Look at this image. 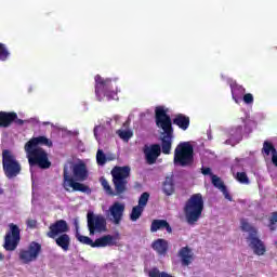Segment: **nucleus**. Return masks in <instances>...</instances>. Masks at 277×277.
<instances>
[{
    "label": "nucleus",
    "instance_id": "1",
    "mask_svg": "<svg viewBox=\"0 0 277 277\" xmlns=\"http://www.w3.org/2000/svg\"><path fill=\"white\" fill-rule=\"evenodd\" d=\"M156 127L163 131L161 137V145L151 144L149 147L144 148V155L146 163L153 166L157 163V159L163 155H170L172 153V140H174V128L172 127V118L168 115V110H164L162 106H158L155 109Z\"/></svg>",
    "mask_w": 277,
    "mask_h": 277
},
{
    "label": "nucleus",
    "instance_id": "2",
    "mask_svg": "<svg viewBox=\"0 0 277 277\" xmlns=\"http://www.w3.org/2000/svg\"><path fill=\"white\" fill-rule=\"evenodd\" d=\"M113 176V185H109V182L105 177H101L100 183L107 194V196H122L129 192V177L131 176V167L123 166V167H114L110 171Z\"/></svg>",
    "mask_w": 277,
    "mask_h": 277
},
{
    "label": "nucleus",
    "instance_id": "3",
    "mask_svg": "<svg viewBox=\"0 0 277 277\" xmlns=\"http://www.w3.org/2000/svg\"><path fill=\"white\" fill-rule=\"evenodd\" d=\"M184 217L189 226H195V224L202 217V211H205V199L202 194L197 193L192 195L185 202Z\"/></svg>",
    "mask_w": 277,
    "mask_h": 277
},
{
    "label": "nucleus",
    "instance_id": "4",
    "mask_svg": "<svg viewBox=\"0 0 277 277\" xmlns=\"http://www.w3.org/2000/svg\"><path fill=\"white\" fill-rule=\"evenodd\" d=\"M240 228L242 233L249 234L246 240L248 241V246L253 253L256 254V256L265 255V252H267V247L265 246V242L259 238V229L252 226V224H250L246 219L240 220Z\"/></svg>",
    "mask_w": 277,
    "mask_h": 277
},
{
    "label": "nucleus",
    "instance_id": "5",
    "mask_svg": "<svg viewBox=\"0 0 277 277\" xmlns=\"http://www.w3.org/2000/svg\"><path fill=\"white\" fill-rule=\"evenodd\" d=\"M173 163L181 168H190V166H194V146L189 142L180 143L175 147Z\"/></svg>",
    "mask_w": 277,
    "mask_h": 277
},
{
    "label": "nucleus",
    "instance_id": "6",
    "mask_svg": "<svg viewBox=\"0 0 277 277\" xmlns=\"http://www.w3.org/2000/svg\"><path fill=\"white\" fill-rule=\"evenodd\" d=\"M2 170L4 176L9 180L16 179L21 174L23 167L21 162L16 160V156L10 151V149L2 150Z\"/></svg>",
    "mask_w": 277,
    "mask_h": 277
},
{
    "label": "nucleus",
    "instance_id": "7",
    "mask_svg": "<svg viewBox=\"0 0 277 277\" xmlns=\"http://www.w3.org/2000/svg\"><path fill=\"white\" fill-rule=\"evenodd\" d=\"M118 94V87L114 89L111 78H103L101 75L95 76V96L97 101H103V96L111 100Z\"/></svg>",
    "mask_w": 277,
    "mask_h": 277
},
{
    "label": "nucleus",
    "instance_id": "8",
    "mask_svg": "<svg viewBox=\"0 0 277 277\" xmlns=\"http://www.w3.org/2000/svg\"><path fill=\"white\" fill-rule=\"evenodd\" d=\"M28 163L30 168L37 166L41 170H49L51 162L49 161V154L44 149L25 148Z\"/></svg>",
    "mask_w": 277,
    "mask_h": 277
},
{
    "label": "nucleus",
    "instance_id": "9",
    "mask_svg": "<svg viewBox=\"0 0 277 277\" xmlns=\"http://www.w3.org/2000/svg\"><path fill=\"white\" fill-rule=\"evenodd\" d=\"M21 243V227L18 225L11 223L9 224V230L4 235L3 248L6 252H14L18 245Z\"/></svg>",
    "mask_w": 277,
    "mask_h": 277
},
{
    "label": "nucleus",
    "instance_id": "10",
    "mask_svg": "<svg viewBox=\"0 0 277 277\" xmlns=\"http://www.w3.org/2000/svg\"><path fill=\"white\" fill-rule=\"evenodd\" d=\"M42 252V245L37 241H31L28 245L27 249L19 250L18 259L21 263L24 265H29V263H34V261H38V258L40 256Z\"/></svg>",
    "mask_w": 277,
    "mask_h": 277
},
{
    "label": "nucleus",
    "instance_id": "11",
    "mask_svg": "<svg viewBox=\"0 0 277 277\" xmlns=\"http://www.w3.org/2000/svg\"><path fill=\"white\" fill-rule=\"evenodd\" d=\"M63 187L68 192V187H71L74 192H81L82 194H92V188L85 184L77 182L74 177L70 176L68 172V167L63 169Z\"/></svg>",
    "mask_w": 277,
    "mask_h": 277
},
{
    "label": "nucleus",
    "instance_id": "12",
    "mask_svg": "<svg viewBox=\"0 0 277 277\" xmlns=\"http://www.w3.org/2000/svg\"><path fill=\"white\" fill-rule=\"evenodd\" d=\"M87 220L90 235H94L95 230L96 233H105L107 230V220H105V216L101 214L94 215V212H88Z\"/></svg>",
    "mask_w": 277,
    "mask_h": 277
},
{
    "label": "nucleus",
    "instance_id": "13",
    "mask_svg": "<svg viewBox=\"0 0 277 277\" xmlns=\"http://www.w3.org/2000/svg\"><path fill=\"white\" fill-rule=\"evenodd\" d=\"M68 230H69L68 223L64 220H58L49 226V232H47V237H49L50 239H55L57 235H64L68 233Z\"/></svg>",
    "mask_w": 277,
    "mask_h": 277
},
{
    "label": "nucleus",
    "instance_id": "14",
    "mask_svg": "<svg viewBox=\"0 0 277 277\" xmlns=\"http://www.w3.org/2000/svg\"><path fill=\"white\" fill-rule=\"evenodd\" d=\"M108 215H110V221L116 225L122 222V217L124 216V203L114 202L108 210Z\"/></svg>",
    "mask_w": 277,
    "mask_h": 277
},
{
    "label": "nucleus",
    "instance_id": "15",
    "mask_svg": "<svg viewBox=\"0 0 277 277\" xmlns=\"http://www.w3.org/2000/svg\"><path fill=\"white\" fill-rule=\"evenodd\" d=\"M38 146H48V148H51L53 146V142L49 140L47 136H37L30 138L26 144L25 148L30 149H42V147Z\"/></svg>",
    "mask_w": 277,
    "mask_h": 277
},
{
    "label": "nucleus",
    "instance_id": "16",
    "mask_svg": "<svg viewBox=\"0 0 277 277\" xmlns=\"http://www.w3.org/2000/svg\"><path fill=\"white\" fill-rule=\"evenodd\" d=\"M177 256L184 267H187L194 263V251L192 248H189V246L182 247L177 252Z\"/></svg>",
    "mask_w": 277,
    "mask_h": 277
},
{
    "label": "nucleus",
    "instance_id": "17",
    "mask_svg": "<svg viewBox=\"0 0 277 277\" xmlns=\"http://www.w3.org/2000/svg\"><path fill=\"white\" fill-rule=\"evenodd\" d=\"M72 174H74V181H88V167L85 166V163L80 162V163H75L72 166Z\"/></svg>",
    "mask_w": 277,
    "mask_h": 277
},
{
    "label": "nucleus",
    "instance_id": "18",
    "mask_svg": "<svg viewBox=\"0 0 277 277\" xmlns=\"http://www.w3.org/2000/svg\"><path fill=\"white\" fill-rule=\"evenodd\" d=\"M151 248L158 256H166L170 250V242L163 238H158L151 242Z\"/></svg>",
    "mask_w": 277,
    "mask_h": 277
},
{
    "label": "nucleus",
    "instance_id": "19",
    "mask_svg": "<svg viewBox=\"0 0 277 277\" xmlns=\"http://www.w3.org/2000/svg\"><path fill=\"white\" fill-rule=\"evenodd\" d=\"M212 185L216 187V189H220L222 192L224 198L226 200H229V202H233V196H230V193H228V188H226V185L224 184V181L217 175L211 176Z\"/></svg>",
    "mask_w": 277,
    "mask_h": 277
},
{
    "label": "nucleus",
    "instance_id": "20",
    "mask_svg": "<svg viewBox=\"0 0 277 277\" xmlns=\"http://www.w3.org/2000/svg\"><path fill=\"white\" fill-rule=\"evenodd\" d=\"M175 124V127H179L182 131H187L189 129L190 119L189 116L184 114H176L171 120V124Z\"/></svg>",
    "mask_w": 277,
    "mask_h": 277
},
{
    "label": "nucleus",
    "instance_id": "21",
    "mask_svg": "<svg viewBox=\"0 0 277 277\" xmlns=\"http://www.w3.org/2000/svg\"><path fill=\"white\" fill-rule=\"evenodd\" d=\"M107 246H116V238L111 235H105L93 241L92 248H107Z\"/></svg>",
    "mask_w": 277,
    "mask_h": 277
},
{
    "label": "nucleus",
    "instance_id": "22",
    "mask_svg": "<svg viewBox=\"0 0 277 277\" xmlns=\"http://www.w3.org/2000/svg\"><path fill=\"white\" fill-rule=\"evenodd\" d=\"M167 230V233L172 234V226L166 220H154L150 225V233H157V230Z\"/></svg>",
    "mask_w": 277,
    "mask_h": 277
},
{
    "label": "nucleus",
    "instance_id": "23",
    "mask_svg": "<svg viewBox=\"0 0 277 277\" xmlns=\"http://www.w3.org/2000/svg\"><path fill=\"white\" fill-rule=\"evenodd\" d=\"M16 120V113L0 111V127L8 129Z\"/></svg>",
    "mask_w": 277,
    "mask_h": 277
},
{
    "label": "nucleus",
    "instance_id": "24",
    "mask_svg": "<svg viewBox=\"0 0 277 277\" xmlns=\"http://www.w3.org/2000/svg\"><path fill=\"white\" fill-rule=\"evenodd\" d=\"M56 246L62 248L64 252H68L70 248V236L68 234H61L58 237L54 238Z\"/></svg>",
    "mask_w": 277,
    "mask_h": 277
},
{
    "label": "nucleus",
    "instance_id": "25",
    "mask_svg": "<svg viewBox=\"0 0 277 277\" xmlns=\"http://www.w3.org/2000/svg\"><path fill=\"white\" fill-rule=\"evenodd\" d=\"M162 192L166 196H172L174 194V179L168 176L162 184Z\"/></svg>",
    "mask_w": 277,
    "mask_h": 277
},
{
    "label": "nucleus",
    "instance_id": "26",
    "mask_svg": "<svg viewBox=\"0 0 277 277\" xmlns=\"http://www.w3.org/2000/svg\"><path fill=\"white\" fill-rule=\"evenodd\" d=\"M276 151V147H274V144L272 142L265 141L263 143L262 155L269 157V155H273Z\"/></svg>",
    "mask_w": 277,
    "mask_h": 277
},
{
    "label": "nucleus",
    "instance_id": "27",
    "mask_svg": "<svg viewBox=\"0 0 277 277\" xmlns=\"http://www.w3.org/2000/svg\"><path fill=\"white\" fill-rule=\"evenodd\" d=\"M143 213H144V208H142L140 206L133 207L132 212L130 214V220L132 222H137V220H140V217H142Z\"/></svg>",
    "mask_w": 277,
    "mask_h": 277
},
{
    "label": "nucleus",
    "instance_id": "28",
    "mask_svg": "<svg viewBox=\"0 0 277 277\" xmlns=\"http://www.w3.org/2000/svg\"><path fill=\"white\" fill-rule=\"evenodd\" d=\"M230 90H232V96L236 103H237V94H246V88L239 84H232Z\"/></svg>",
    "mask_w": 277,
    "mask_h": 277
},
{
    "label": "nucleus",
    "instance_id": "29",
    "mask_svg": "<svg viewBox=\"0 0 277 277\" xmlns=\"http://www.w3.org/2000/svg\"><path fill=\"white\" fill-rule=\"evenodd\" d=\"M148 277H174V276L168 274L167 272H161V271H159V268H157V267H153V268L148 272Z\"/></svg>",
    "mask_w": 277,
    "mask_h": 277
},
{
    "label": "nucleus",
    "instance_id": "30",
    "mask_svg": "<svg viewBox=\"0 0 277 277\" xmlns=\"http://www.w3.org/2000/svg\"><path fill=\"white\" fill-rule=\"evenodd\" d=\"M107 161H109V159L107 158V156L105 155L103 149H98L97 153H96V163H97V166H105V163H107Z\"/></svg>",
    "mask_w": 277,
    "mask_h": 277
},
{
    "label": "nucleus",
    "instance_id": "31",
    "mask_svg": "<svg viewBox=\"0 0 277 277\" xmlns=\"http://www.w3.org/2000/svg\"><path fill=\"white\" fill-rule=\"evenodd\" d=\"M10 57V50L4 43H0V62H8Z\"/></svg>",
    "mask_w": 277,
    "mask_h": 277
},
{
    "label": "nucleus",
    "instance_id": "32",
    "mask_svg": "<svg viewBox=\"0 0 277 277\" xmlns=\"http://www.w3.org/2000/svg\"><path fill=\"white\" fill-rule=\"evenodd\" d=\"M150 199V194L145 192L143 193L138 198V205L137 207H141L142 209H146V205H148V200Z\"/></svg>",
    "mask_w": 277,
    "mask_h": 277
},
{
    "label": "nucleus",
    "instance_id": "33",
    "mask_svg": "<svg viewBox=\"0 0 277 277\" xmlns=\"http://www.w3.org/2000/svg\"><path fill=\"white\" fill-rule=\"evenodd\" d=\"M236 180L242 185H250V177H248L246 172H237Z\"/></svg>",
    "mask_w": 277,
    "mask_h": 277
},
{
    "label": "nucleus",
    "instance_id": "34",
    "mask_svg": "<svg viewBox=\"0 0 277 277\" xmlns=\"http://www.w3.org/2000/svg\"><path fill=\"white\" fill-rule=\"evenodd\" d=\"M118 135L123 142H129L133 137V132L131 130H118Z\"/></svg>",
    "mask_w": 277,
    "mask_h": 277
},
{
    "label": "nucleus",
    "instance_id": "35",
    "mask_svg": "<svg viewBox=\"0 0 277 277\" xmlns=\"http://www.w3.org/2000/svg\"><path fill=\"white\" fill-rule=\"evenodd\" d=\"M77 239L78 241H80V243H84L85 246H91V248L92 246H94V241L88 236H81L78 234Z\"/></svg>",
    "mask_w": 277,
    "mask_h": 277
},
{
    "label": "nucleus",
    "instance_id": "36",
    "mask_svg": "<svg viewBox=\"0 0 277 277\" xmlns=\"http://www.w3.org/2000/svg\"><path fill=\"white\" fill-rule=\"evenodd\" d=\"M242 101L246 105H252V103H254V95H252V93H246Z\"/></svg>",
    "mask_w": 277,
    "mask_h": 277
},
{
    "label": "nucleus",
    "instance_id": "37",
    "mask_svg": "<svg viewBox=\"0 0 277 277\" xmlns=\"http://www.w3.org/2000/svg\"><path fill=\"white\" fill-rule=\"evenodd\" d=\"M277 222V212H273L272 216L269 219V229L271 230H276V227L274 226V224H276Z\"/></svg>",
    "mask_w": 277,
    "mask_h": 277
},
{
    "label": "nucleus",
    "instance_id": "38",
    "mask_svg": "<svg viewBox=\"0 0 277 277\" xmlns=\"http://www.w3.org/2000/svg\"><path fill=\"white\" fill-rule=\"evenodd\" d=\"M26 225H27V228H38V221L37 220H34V219H28L26 221Z\"/></svg>",
    "mask_w": 277,
    "mask_h": 277
},
{
    "label": "nucleus",
    "instance_id": "39",
    "mask_svg": "<svg viewBox=\"0 0 277 277\" xmlns=\"http://www.w3.org/2000/svg\"><path fill=\"white\" fill-rule=\"evenodd\" d=\"M201 174H203V176H208L211 173V168L207 167V168H202L201 169Z\"/></svg>",
    "mask_w": 277,
    "mask_h": 277
},
{
    "label": "nucleus",
    "instance_id": "40",
    "mask_svg": "<svg viewBox=\"0 0 277 277\" xmlns=\"http://www.w3.org/2000/svg\"><path fill=\"white\" fill-rule=\"evenodd\" d=\"M13 122H15V124H18L19 127H23V124H25V120L18 119V115H16V119H14Z\"/></svg>",
    "mask_w": 277,
    "mask_h": 277
},
{
    "label": "nucleus",
    "instance_id": "41",
    "mask_svg": "<svg viewBox=\"0 0 277 277\" xmlns=\"http://www.w3.org/2000/svg\"><path fill=\"white\" fill-rule=\"evenodd\" d=\"M235 133L241 137V133H243V128L241 126L236 127Z\"/></svg>",
    "mask_w": 277,
    "mask_h": 277
},
{
    "label": "nucleus",
    "instance_id": "42",
    "mask_svg": "<svg viewBox=\"0 0 277 277\" xmlns=\"http://www.w3.org/2000/svg\"><path fill=\"white\" fill-rule=\"evenodd\" d=\"M272 163L277 168V150L272 155Z\"/></svg>",
    "mask_w": 277,
    "mask_h": 277
},
{
    "label": "nucleus",
    "instance_id": "43",
    "mask_svg": "<svg viewBox=\"0 0 277 277\" xmlns=\"http://www.w3.org/2000/svg\"><path fill=\"white\" fill-rule=\"evenodd\" d=\"M4 260H5V255L2 252H0V261H4Z\"/></svg>",
    "mask_w": 277,
    "mask_h": 277
},
{
    "label": "nucleus",
    "instance_id": "44",
    "mask_svg": "<svg viewBox=\"0 0 277 277\" xmlns=\"http://www.w3.org/2000/svg\"><path fill=\"white\" fill-rule=\"evenodd\" d=\"M3 194V188H0V196Z\"/></svg>",
    "mask_w": 277,
    "mask_h": 277
}]
</instances>
